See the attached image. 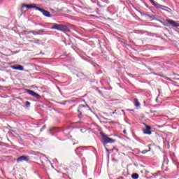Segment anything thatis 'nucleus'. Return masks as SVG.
Segmentation results:
<instances>
[{
    "label": "nucleus",
    "instance_id": "f257e3e1",
    "mask_svg": "<svg viewBox=\"0 0 179 179\" xmlns=\"http://www.w3.org/2000/svg\"><path fill=\"white\" fill-rule=\"evenodd\" d=\"M87 111H92V108L89 105L80 104L78 108L79 118H82L83 115H86Z\"/></svg>",
    "mask_w": 179,
    "mask_h": 179
},
{
    "label": "nucleus",
    "instance_id": "f03ea898",
    "mask_svg": "<svg viewBox=\"0 0 179 179\" xmlns=\"http://www.w3.org/2000/svg\"><path fill=\"white\" fill-rule=\"evenodd\" d=\"M52 27H50L51 30H59L60 31H69V27L64 24H58L52 23Z\"/></svg>",
    "mask_w": 179,
    "mask_h": 179
},
{
    "label": "nucleus",
    "instance_id": "7ed1b4c3",
    "mask_svg": "<svg viewBox=\"0 0 179 179\" xmlns=\"http://www.w3.org/2000/svg\"><path fill=\"white\" fill-rule=\"evenodd\" d=\"M102 140L101 142L103 143V145H104L106 146V145H107V143H114V142H115V139H113L108 136H107V135L105 134H102Z\"/></svg>",
    "mask_w": 179,
    "mask_h": 179
},
{
    "label": "nucleus",
    "instance_id": "20e7f679",
    "mask_svg": "<svg viewBox=\"0 0 179 179\" xmlns=\"http://www.w3.org/2000/svg\"><path fill=\"white\" fill-rule=\"evenodd\" d=\"M26 92L27 93H28V94H30L33 97H35V99H41V96H40V94L36 93L34 91L31 90H26Z\"/></svg>",
    "mask_w": 179,
    "mask_h": 179
},
{
    "label": "nucleus",
    "instance_id": "39448f33",
    "mask_svg": "<svg viewBox=\"0 0 179 179\" xmlns=\"http://www.w3.org/2000/svg\"><path fill=\"white\" fill-rule=\"evenodd\" d=\"M30 160V156L29 155H22L17 158V162L20 163V162H29Z\"/></svg>",
    "mask_w": 179,
    "mask_h": 179
},
{
    "label": "nucleus",
    "instance_id": "423d86ee",
    "mask_svg": "<svg viewBox=\"0 0 179 179\" xmlns=\"http://www.w3.org/2000/svg\"><path fill=\"white\" fill-rule=\"evenodd\" d=\"M38 10H39V12H41L43 16H45L46 17H51V13H50V12H48V10H44V8H38Z\"/></svg>",
    "mask_w": 179,
    "mask_h": 179
},
{
    "label": "nucleus",
    "instance_id": "0eeeda50",
    "mask_svg": "<svg viewBox=\"0 0 179 179\" xmlns=\"http://www.w3.org/2000/svg\"><path fill=\"white\" fill-rule=\"evenodd\" d=\"M23 8H27V9H36V10H38V8L37 6H36V4H23L22 9H23Z\"/></svg>",
    "mask_w": 179,
    "mask_h": 179
},
{
    "label": "nucleus",
    "instance_id": "6e6552de",
    "mask_svg": "<svg viewBox=\"0 0 179 179\" xmlns=\"http://www.w3.org/2000/svg\"><path fill=\"white\" fill-rule=\"evenodd\" d=\"M12 69H15V71H24V67L22 65H14L11 66Z\"/></svg>",
    "mask_w": 179,
    "mask_h": 179
},
{
    "label": "nucleus",
    "instance_id": "1a4fd4ad",
    "mask_svg": "<svg viewBox=\"0 0 179 179\" xmlns=\"http://www.w3.org/2000/svg\"><path fill=\"white\" fill-rule=\"evenodd\" d=\"M152 128L149 125H145V129L143 131V134L145 135H151L152 131H150Z\"/></svg>",
    "mask_w": 179,
    "mask_h": 179
},
{
    "label": "nucleus",
    "instance_id": "9d476101",
    "mask_svg": "<svg viewBox=\"0 0 179 179\" xmlns=\"http://www.w3.org/2000/svg\"><path fill=\"white\" fill-rule=\"evenodd\" d=\"M155 8H157V9H162V10H167L166 9H169L168 7L165 6H162L157 3H156V4L154 6Z\"/></svg>",
    "mask_w": 179,
    "mask_h": 179
},
{
    "label": "nucleus",
    "instance_id": "9b49d317",
    "mask_svg": "<svg viewBox=\"0 0 179 179\" xmlns=\"http://www.w3.org/2000/svg\"><path fill=\"white\" fill-rule=\"evenodd\" d=\"M168 23L173 26V27H179V24L176 23L174 20H169Z\"/></svg>",
    "mask_w": 179,
    "mask_h": 179
},
{
    "label": "nucleus",
    "instance_id": "f8f14e48",
    "mask_svg": "<svg viewBox=\"0 0 179 179\" xmlns=\"http://www.w3.org/2000/svg\"><path fill=\"white\" fill-rule=\"evenodd\" d=\"M134 104L135 107H141V103H139V101L138 100V99H134Z\"/></svg>",
    "mask_w": 179,
    "mask_h": 179
},
{
    "label": "nucleus",
    "instance_id": "ddd939ff",
    "mask_svg": "<svg viewBox=\"0 0 179 179\" xmlns=\"http://www.w3.org/2000/svg\"><path fill=\"white\" fill-rule=\"evenodd\" d=\"M131 178H133V179H138V178H139V174H138V173H133L131 175Z\"/></svg>",
    "mask_w": 179,
    "mask_h": 179
},
{
    "label": "nucleus",
    "instance_id": "4468645a",
    "mask_svg": "<svg viewBox=\"0 0 179 179\" xmlns=\"http://www.w3.org/2000/svg\"><path fill=\"white\" fill-rule=\"evenodd\" d=\"M150 150H151V148H150V147H149V150H143L141 152V153H142V155H145V153H148V152H150Z\"/></svg>",
    "mask_w": 179,
    "mask_h": 179
},
{
    "label": "nucleus",
    "instance_id": "2eb2a0df",
    "mask_svg": "<svg viewBox=\"0 0 179 179\" xmlns=\"http://www.w3.org/2000/svg\"><path fill=\"white\" fill-rule=\"evenodd\" d=\"M45 29H39L37 31L38 35L41 34V33H45Z\"/></svg>",
    "mask_w": 179,
    "mask_h": 179
},
{
    "label": "nucleus",
    "instance_id": "dca6fc26",
    "mask_svg": "<svg viewBox=\"0 0 179 179\" xmlns=\"http://www.w3.org/2000/svg\"><path fill=\"white\" fill-rule=\"evenodd\" d=\"M82 149H83V147H78L76 149L75 152L76 153V155H79V153L78 152V150H82Z\"/></svg>",
    "mask_w": 179,
    "mask_h": 179
},
{
    "label": "nucleus",
    "instance_id": "f3484780",
    "mask_svg": "<svg viewBox=\"0 0 179 179\" xmlns=\"http://www.w3.org/2000/svg\"><path fill=\"white\" fill-rule=\"evenodd\" d=\"M29 33H31L34 36H38L37 31H30Z\"/></svg>",
    "mask_w": 179,
    "mask_h": 179
},
{
    "label": "nucleus",
    "instance_id": "a211bd4d",
    "mask_svg": "<svg viewBox=\"0 0 179 179\" xmlns=\"http://www.w3.org/2000/svg\"><path fill=\"white\" fill-rule=\"evenodd\" d=\"M31 103H30V102H29V101H27L26 102H25V106L27 107V108H29V107H30V105H31Z\"/></svg>",
    "mask_w": 179,
    "mask_h": 179
},
{
    "label": "nucleus",
    "instance_id": "6ab92c4d",
    "mask_svg": "<svg viewBox=\"0 0 179 179\" xmlns=\"http://www.w3.org/2000/svg\"><path fill=\"white\" fill-rule=\"evenodd\" d=\"M150 2H151V3L155 6L156 5V1H155V0H149Z\"/></svg>",
    "mask_w": 179,
    "mask_h": 179
},
{
    "label": "nucleus",
    "instance_id": "aec40b11",
    "mask_svg": "<svg viewBox=\"0 0 179 179\" xmlns=\"http://www.w3.org/2000/svg\"><path fill=\"white\" fill-rule=\"evenodd\" d=\"M103 2H106V3H110V1L109 0H104Z\"/></svg>",
    "mask_w": 179,
    "mask_h": 179
},
{
    "label": "nucleus",
    "instance_id": "412c9836",
    "mask_svg": "<svg viewBox=\"0 0 179 179\" xmlns=\"http://www.w3.org/2000/svg\"><path fill=\"white\" fill-rule=\"evenodd\" d=\"M153 176H154L155 178H156V177H157L158 175H157V173H154Z\"/></svg>",
    "mask_w": 179,
    "mask_h": 179
},
{
    "label": "nucleus",
    "instance_id": "4be33fe9",
    "mask_svg": "<svg viewBox=\"0 0 179 179\" xmlns=\"http://www.w3.org/2000/svg\"><path fill=\"white\" fill-rule=\"evenodd\" d=\"M113 8H114V6H109L108 9H111Z\"/></svg>",
    "mask_w": 179,
    "mask_h": 179
},
{
    "label": "nucleus",
    "instance_id": "5701e85b",
    "mask_svg": "<svg viewBox=\"0 0 179 179\" xmlns=\"http://www.w3.org/2000/svg\"><path fill=\"white\" fill-rule=\"evenodd\" d=\"M123 134H127V130H123Z\"/></svg>",
    "mask_w": 179,
    "mask_h": 179
},
{
    "label": "nucleus",
    "instance_id": "b1692460",
    "mask_svg": "<svg viewBox=\"0 0 179 179\" xmlns=\"http://www.w3.org/2000/svg\"><path fill=\"white\" fill-rule=\"evenodd\" d=\"M44 128H45V127H43V128L41 129V131H43V130L44 129Z\"/></svg>",
    "mask_w": 179,
    "mask_h": 179
},
{
    "label": "nucleus",
    "instance_id": "393cba45",
    "mask_svg": "<svg viewBox=\"0 0 179 179\" xmlns=\"http://www.w3.org/2000/svg\"><path fill=\"white\" fill-rule=\"evenodd\" d=\"M50 131H52V129H50Z\"/></svg>",
    "mask_w": 179,
    "mask_h": 179
},
{
    "label": "nucleus",
    "instance_id": "a878e982",
    "mask_svg": "<svg viewBox=\"0 0 179 179\" xmlns=\"http://www.w3.org/2000/svg\"><path fill=\"white\" fill-rule=\"evenodd\" d=\"M130 111H134V110H133V109H131V110H130Z\"/></svg>",
    "mask_w": 179,
    "mask_h": 179
},
{
    "label": "nucleus",
    "instance_id": "bb28decb",
    "mask_svg": "<svg viewBox=\"0 0 179 179\" xmlns=\"http://www.w3.org/2000/svg\"><path fill=\"white\" fill-rule=\"evenodd\" d=\"M36 41H39V40H38V39H36Z\"/></svg>",
    "mask_w": 179,
    "mask_h": 179
},
{
    "label": "nucleus",
    "instance_id": "cd10ccee",
    "mask_svg": "<svg viewBox=\"0 0 179 179\" xmlns=\"http://www.w3.org/2000/svg\"><path fill=\"white\" fill-rule=\"evenodd\" d=\"M31 43H33V41H31Z\"/></svg>",
    "mask_w": 179,
    "mask_h": 179
},
{
    "label": "nucleus",
    "instance_id": "c85d7f7f",
    "mask_svg": "<svg viewBox=\"0 0 179 179\" xmlns=\"http://www.w3.org/2000/svg\"><path fill=\"white\" fill-rule=\"evenodd\" d=\"M0 145H1V142H0Z\"/></svg>",
    "mask_w": 179,
    "mask_h": 179
}]
</instances>
